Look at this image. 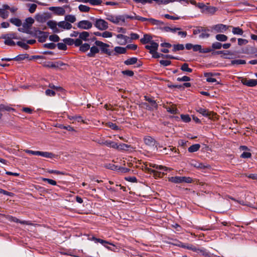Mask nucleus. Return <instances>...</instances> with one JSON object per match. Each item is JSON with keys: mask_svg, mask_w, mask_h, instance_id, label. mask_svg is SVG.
Listing matches in <instances>:
<instances>
[{"mask_svg": "<svg viewBox=\"0 0 257 257\" xmlns=\"http://www.w3.org/2000/svg\"><path fill=\"white\" fill-rule=\"evenodd\" d=\"M209 30L206 28L203 27H196L193 30V34L194 35L200 34L199 36L200 39H205L209 37L210 34L208 33Z\"/></svg>", "mask_w": 257, "mask_h": 257, "instance_id": "f257e3e1", "label": "nucleus"}, {"mask_svg": "<svg viewBox=\"0 0 257 257\" xmlns=\"http://www.w3.org/2000/svg\"><path fill=\"white\" fill-rule=\"evenodd\" d=\"M145 144L151 147L153 150H157L158 147L160 146L159 143L152 137L150 136L145 137L144 139Z\"/></svg>", "mask_w": 257, "mask_h": 257, "instance_id": "f03ea898", "label": "nucleus"}, {"mask_svg": "<svg viewBox=\"0 0 257 257\" xmlns=\"http://www.w3.org/2000/svg\"><path fill=\"white\" fill-rule=\"evenodd\" d=\"M94 26L100 31H104L108 29V24L106 21L101 19H95Z\"/></svg>", "mask_w": 257, "mask_h": 257, "instance_id": "7ed1b4c3", "label": "nucleus"}, {"mask_svg": "<svg viewBox=\"0 0 257 257\" xmlns=\"http://www.w3.org/2000/svg\"><path fill=\"white\" fill-rule=\"evenodd\" d=\"M32 35L37 37L39 42L43 43L46 41L48 37V33L39 30H35Z\"/></svg>", "mask_w": 257, "mask_h": 257, "instance_id": "20e7f679", "label": "nucleus"}, {"mask_svg": "<svg viewBox=\"0 0 257 257\" xmlns=\"http://www.w3.org/2000/svg\"><path fill=\"white\" fill-rule=\"evenodd\" d=\"M95 44L96 46L99 47L102 53L106 54L108 55H111V52L108 48L109 45L100 41H95Z\"/></svg>", "mask_w": 257, "mask_h": 257, "instance_id": "39448f33", "label": "nucleus"}, {"mask_svg": "<svg viewBox=\"0 0 257 257\" xmlns=\"http://www.w3.org/2000/svg\"><path fill=\"white\" fill-rule=\"evenodd\" d=\"M77 27L84 30H88L92 28V23L88 20H82L77 24Z\"/></svg>", "mask_w": 257, "mask_h": 257, "instance_id": "423d86ee", "label": "nucleus"}, {"mask_svg": "<svg viewBox=\"0 0 257 257\" xmlns=\"http://www.w3.org/2000/svg\"><path fill=\"white\" fill-rule=\"evenodd\" d=\"M65 64L62 62L58 61L56 62H46L43 63V66L47 68H57L59 67L62 66L64 65Z\"/></svg>", "mask_w": 257, "mask_h": 257, "instance_id": "0eeeda50", "label": "nucleus"}, {"mask_svg": "<svg viewBox=\"0 0 257 257\" xmlns=\"http://www.w3.org/2000/svg\"><path fill=\"white\" fill-rule=\"evenodd\" d=\"M241 82L243 85L248 87H254L257 85L256 79L242 78Z\"/></svg>", "mask_w": 257, "mask_h": 257, "instance_id": "6e6552de", "label": "nucleus"}, {"mask_svg": "<svg viewBox=\"0 0 257 257\" xmlns=\"http://www.w3.org/2000/svg\"><path fill=\"white\" fill-rule=\"evenodd\" d=\"M47 26L51 28L54 33H59L60 30L57 27L58 23L55 21L50 20L47 23Z\"/></svg>", "mask_w": 257, "mask_h": 257, "instance_id": "1a4fd4ad", "label": "nucleus"}, {"mask_svg": "<svg viewBox=\"0 0 257 257\" xmlns=\"http://www.w3.org/2000/svg\"><path fill=\"white\" fill-rule=\"evenodd\" d=\"M49 10L54 12V13L59 16H63L65 14V11L63 7H51L49 8Z\"/></svg>", "mask_w": 257, "mask_h": 257, "instance_id": "9d476101", "label": "nucleus"}, {"mask_svg": "<svg viewBox=\"0 0 257 257\" xmlns=\"http://www.w3.org/2000/svg\"><path fill=\"white\" fill-rule=\"evenodd\" d=\"M228 26L222 24H219L213 26V29L214 31H215L216 32L218 33H223L226 31V30L228 29Z\"/></svg>", "mask_w": 257, "mask_h": 257, "instance_id": "9b49d317", "label": "nucleus"}, {"mask_svg": "<svg viewBox=\"0 0 257 257\" xmlns=\"http://www.w3.org/2000/svg\"><path fill=\"white\" fill-rule=\"evenodd\" d=\"M58 26L59 28L66 30H70L72 27V25L70 23L66 21L65 20L59 22L58 23Z\"/></svg>", "mask_w": 257, "mask_h": 257, "instance_id": "f8f14e48", "label": "nucleus"}, {"mask_svg": "<svg viewBox=\"0 0 257 257\" xmlns=\"http://www.w3.org/2000/svg\"><path fill=\"white\" fill-rule=\"evenodd\" d=\"M116 38L118 39V43L120 45H125L129 38L124 36L122 34H118L116 36Z\"/></svg>", "mask_w": 257, "mask_h": 257, "instance_id": "ddd939ff", "label": "nucleus"}, {"mask_svg": "<svg viewBox=\"0 0 257 257\" xmlns=\"http://www.w3.org/2000/svg\"><path fill=\"white\" fill-rule=\"evenodd\" d=\"M150 45H146L145 48L146 49L150 50V53L151 54V52H153L154 51H155V50H157L159 44L157 43H156L154 41L151 42Z\"/></svg>", "mask_w": 257, "mask_h": 257, "instance_id": "4468645a", "label": "nucleus"}, {"mask_svg": "<svg viewBox=\"0 0 257 257\" xmlns=\"http://www.w3.org/2000/svg\"><path fill=\"white\" fill-rule=\"evenodd\" d=\"M34 23V20L31 17H29L26 19L25 22L23 24L22 26L29 30Z\"/></svg>", "mask_w": 257, "mask_h": 257, "instance_id": "2eb2a0df", "label": "nucleus"}, {"mask_svg": "<svg viewBox=\"0 0 257 257\" xmlns=\"http://www.w3.org/2000/svg\"><path fill=\"white\" fill-rule=\"evenodd\" d=\"M215 54H223L224 56L223 57V58L224 59H232V57L230 56H232L233 55V53L230 52L229 51H218L215 52Z\"/></svg>", "mask_w": 257, "mask_h": 257, "instance_id": "dca6fc26", "label": "nucleus"}, {"mask_svg": "<svg viewBox=\"0 0 257 257\" xmlns=\"http://www.w3.org/2000/svg\"><path fill=\"white\" fill-rule=\"evenodd\" d=\"M90 52L87 54V56L89 57H94L96 54L99 53V49L96 46L90 47Z\"/></svg>", "mask_w": 257, "mask_h": 257, "instance_id": "f3484780", "label": "nucleus"}, {"mask_svg": "<svg viewBox=\"0 0 257 257\" xmlns=\"http://www.w3.org/2000/svg\"><path fill=\"white\" fill-rule=\"evenodd\" d=\"M192 165L194 167L202 169L210 168V166L209 165H205L204 164L197 162H194V163H192Z\"/></svg>", "mask_w": 257, "mask_h": 257, "instance_id": "a211bd4d", "label": "nucleus"}, {"mask_svg": "<svg viewBox=\"0 0 257 257\" xmlns=\"http://www.w3.org/2000/svg\"><path fill=\"white\" fill-rule=\"evenodd\" d=\"M152 37L149 34H145L143 38L141 39L140 41L143 44H146L152 42Z\"/></svg>", "mask_w": 257, "mask_h": 257, "instance_id": "6ab92c4d", "label": "nucleus"}, {"mask_svg": "<svg viewBox=\"0 0 257 257\" xmlns=\"http://www.w3.org/2000/svg\"><path fill=\"white\" fill-rule=\"evenodd\" d=\"M168 180L169 182L175 184L182 183V178L181 176H175L169 178Z\"/></svg>", "mask_w": 257, "mask_h": 257, "instance_id": "aec40b11", "label": "nucleus"}, {"mask_svg": "<svg viewBox=\"0 0 257 257\" xmlns=\"http://www.w3.org/2000/svg\"><path fill=\"white\" fill-rule=\"evenodd\" d=\"M204 77L206 78V81L208 82H215L217 81L215 78H212V77L214 74L212 73H205L204 74Z\"/></svg>", "mask_w": 257, "mask_h": 257, "instance_id": "412c9836", "label": "nucleus"}, {"mask_svg": "<svg viewBox=\"0 0 257 257\" xmlns=\"http://www.w3.org/2000/svg\"><path fill=\"white\" fill-rule=\"evenodd\" d=\"M89 36V33L86 31H83L80 33H79V38L82 41H88V37Z\"/></svg>", "mask_w": 257, "mask_h": 257, "instance_id": "4be33fe9", "label": "nucleus"}, {"mask_svg": "<svg viewBox=\"0 0 257 257\" xmlns=\"http://www.w3.org/2000/svg\"><path fill=\"white\" fill-rule=\"evenodd\" d=\"M197 111L204 116H210L211 112L205 108L200 107L197 110Z\"/></svg>", "mask_w": 257, "mask_h": 257, "instance_id": "5701e85b", "label": "nucleus"}, {"mask_svg": "<svg viewBox=\"0 0 257 257\" xmlns=\"http://www.w3.org/2000/svg\"><path fill=\"white\" fill-rule=\"evenodd\" d=\"M10 22L17 27H20L22 25L21 20L18 18H11Z\"/></svg>", "mask_w": 257, "mask_h": 257, "instance_id": "b1692460", "label": "nucleus"}, {"mask_svg": "<svg viewBox=\"0 0 257 257\" xmlns=\"http://www.w3.org/2000/svg\"><path fill=\"white\" fill-rule=\"evenodd\" d=\"M106 19L109 21L110 22L115 24H118V21L116 19V16H113L111 14L106 15Z\"/></svg>", "mask_w": 257, "mask_h": 257, "instance_id": "393cba45", "label": "nucleus"}, {"mask_svg": "<svg viewBox=\"0 0 257 257\" xmlns=\"http://www.w3.org/2000/svg\"><path fill=\"white\" fill-rule=\"evenodd\" d=\"M138 58L136 57H132L124 61V63L126 65H131L137 63Z\"/></svg>", "mask_w": 257, "mask_h": 257, "instance_id": "a878e982", "label": "nucleus"}, {"mask_svg": "<svg viewBox=\"0 0 257 257\" xmlns=\"http://www.w3.org/2000/svg\"><path fill=\"white\" fill-rule=\"evenodd\" d=\"M200 145L198 144H196L191 146L188 149V152L190 153H193L197 152L199 150Z\"/></svg>", "mask_w": 257, "mask_h": 257, "instance_id": "bb28decb", "label": "nucleus"}, {"mask_svg": "<svg viewBox=\"0 0 257 257\" xmlns=\"http://www.w3.org/2000/svg\"><path fill=\"white\" fill-rule=\"evenodd\" d=\"M148 21L150 22L153 25L162 26L165 24L163 22L153 18H148Z\"/></svg>", "mask_w": 257, "mask_h": 257, "instance_id": "cd10ccee", "label": "nucleus"}, {"mask_svg": "<svg viewBox=\"0 0 257 257\" xmlns=\"http://www.w3.org/2000/svg\"><path fill=\"white\" fill-rule=\"evenodd\" d=\"M145 100L147 101H148L150 104H151V106L155 108H157L158 107V104L156 101L154 100L153 99L150 98L147 96H145Z\"/></svg>", "mask_w": 257, "mask_h": 257, "instance_id": "c85d7f7f", "label": "nucleus"}, {"mask_svg": "<svg viewBox=\"0 0 257 257\" xmlns=\"http://www.w3.org/2000/svg\"><path fill=\"white\" fill-rule=\"evenodd\" d=\"M65 20L68 23H73L76 21V19L74 15H68L65 17Z\"/></svg>", "mask_w": 257, "mask_h": 257, "instance_id": "c756f323", "label": "nucleus"}, {"mask_svg": "<svg viewBox=\"0 0 257 257\" xmlns=\"http://www.w3.org/2000/svg\"><path fill=\"white\" fill-rule=\"evenodd\" d=\"M105 143L106 146L110 148L115 149L116 147H117V144L113 141L106 140Z\"/></svg>", "mask_w": 257, "mask_h": 257, "instance_id": "7c9ffc66", "label": "nucleus"}, {"mask_svg": "<svg viewBox=\"0 0 257 257\" xmlns=\"http://www.w3.org/2000/svg\"><path fill=\"white\" fill-rule=\"evenodd\" d=\"M232 32L234 35H242L243 33V30L239 27H232Z\"/></svg>", "mask_w": 257, "mask_h": 257, "instance_id": "2f4dec72", "label": "nucleus"}, {"mask_svg": "<svg viewBox=\"0 0 257 257\" xmlns=\"http://www.w3.org/2000/svg\"><path fill=\"white\" fill-rule=\"evenodd\" d=\"M215 38L217 41L221 42H225L227 40V37L223 34H217L215 36Z\"/></svg>", "mask_w": 257, "mask_h": 257, "instance_id": "473e14b6", "label": "nucleus"}, {"mask_svg": "<svg viewBox=\"0 0 257 257\" xmlns=\"http://www.w3.org/2000/svg\"><path fill=\"white\" fill-rule=\"evenodd\" d=\"M197 253H200L201 254L205 256H209V253L207 251V250L204 248H197V251H196Z\"/></svg>", "mask_w": 257, "mask_h": 257, "instance_id": "72a5a7b5", "label": "nucleus"}, {"mask_svg": "<svg viewBox=\"0 0 257 257\" xmlns=\"http://www.w3.org/2000/svg\"><path fill=\"white\" fill-rule=\"evenodd\" d=\"M90 49V45L87 43L82 44L79 50L82 52H86Z\"/></svg>", "mask_w": 257, "mask_h": 257, "instance_id": "f704fd0d", "label": "nucleus"}, {"mask_svg": "<svg viewBox=\"0 0 257 257\" xmlns=\"http://www.w3.org/2000/svg\"><path fill=\"white\" fill-rule=\"evenodd\" d=\"M26 6L29 7V11L30 13H33L35 12L36 8L37 7V5L35 4H26Z\"/></svg>", "mask_w": 257, "mask_h": 257, "instance_id": "c9c22d12", "label": "nucleus"}, {"mask_svg": "<svg viewBox=\"0 0 257 257\" xmlns=\"http://www.w3.org/2000/svg\"><path fill=\"white\" fill-rule=\"evenodd\" d=\"M114 51L117 54H125L126 52V48L115 47L114 48Z\"/></svg>", "mask_w": 257, "mask_h": 257, "instance_id": "e433bc0d", "label": "nucleus"}, {"mask_svg": "<svg viewBox=\"0 0 257 257\" xmlns=\"http://www.w3.org/2000/svg\"><path fill=\"white\" fill-rule=\"evenodd\" d=\"M181 70L183 71H186L189 73H191L193 70L191 68L188 67V64L184 63L181 67Z\"/></svg>", "mask_w": 257, "mask_h": 257, "instance_id": "4c0bfd02", "label": "nucleus"}, {"mask_svg": "<svg viewBox=\"0 0 257 257\" xmlns=\"http://www.w3.org/2000/svg\"><path fill=\"white\" fill-rule=\"evenodd\" d=\"M10 220L15 222L20 223L22 224H28L27 221H25V220H23V221L20 220L19 219L17 218L16 217H13V216L10 217Z\"/></svg>", "mask_w": 257, "mask_h": 257, "instance_id": "58836bf2", "label": "nucleus"}, {"mask_svg": "<svg viewBox=\"0 0 257 257\" xmlns=\"http://www.w3.org/2000/svg\"><path fill=\"white\" fill-rule=\"evenodd\" d=\"M173 51L176 52L177 51L183 50L184 49V46L183 44H177L173 46Z\"/></svg>", "mask_w": 257, "mask_h": 257, "instance_id": "ea45409f", "label": "nucleus"}, {"mask_svg": "<svg viewBox=\"0 0 257 257\" xmlns=\"http://www.w3.org/2000/svg\"><path fill=\"white\" fill-rule=\"evenodd\" d=\"M79 10L81 12H88L90 8L85 5H80L78 7Z\"/></svg>", "mask_w": 257, "mask_h": 257, "instance_id": "a19ab883", "label": "nucleus"}, {"mask_svg": "<svg viewBox=\"0 0 257 257\" xmlns=\"http://www.w3.org/2000/svg\"><path fill=\"white\" fill-rule=\"evenodd\" d=\"M28 57V54H20L14 58V60L21 61Z\"/></svg>", "mask_w": 257, "mask_h": 257, "instance_id": "79ce46f5", "label": "nucleus"}, {"mask_svg": "<svg viewBox=\"0 0 257 257\" xmlns=\"http://www.w3.org/2000/svg\"><path fill=\"white\" fill-rule=\"evenodd\" d=\"M130 147V146L127 144H120L119 145H117V147H116L115 149L120 150H127Z\"/></svg>", "mask_w": 257, "mask_h": 257, "instance_id": "37998d69", "label": "nucleus"}, {"mask_svg": "<svg viewBox=\"0 0 257 257\" xmlns=\"http://www.w3.org/2000/svg\"><path fill=\"white\" fill-rule=\"evenodd\" d=\"M151 54L152 55V57L154 58H159L160 57H162L165 58V55L159 53L157 52V50H155V51L151 52Z\"/></svg>", "mask_w": 257, "mask_h": 257, "instance_id": "c03bdc74", "label": "nucleus"}, {"mask_svg": "<svg viewBox=\"0 0 257 257\" xmlns=\"http://www.w3.org/2000/svg\"><path fill=\"white\" fill-rule=\"evenodd\" d=\"M41 156L47 158H52L54 157V155L52 153L48 152H41Z\"/></svg>", "mask_w": 257, "mask_h": 257, "instance_id": "a18cd8bd", "label": "nucleus"}, {"mask_svg": "<svg viewBox=\"0 0 257 257\" xmlns=\"http://www.w3.org/2000/svg\"><path fill=\"white\" fill-rule=\"evenodd\" d=\"M245 60L241 59L233 60L231 61V65L245 64Z\"/></svg>", "mask_w": 257, "mask_h": 257, "instance_id": "49530a36", "label": "nucleus"}, {"mask_svg": "<svg viewBox=\"0 0 257 257\" xmlns=\"http://www.w3.org/2000/svg\"><path fill=\"white\" fill-rule=\"evenodd\" d=\"M2 38H8V39H17L16 36V34L14 33H10V34H7L4 35L2 36Z\"/></svg>", "mask_w": 257, "mask_h": 257, "instance_id": "de8ad7c7", "label": "nucleus"}, {"mask_svg": "<svg viewBox=\"0 0 257 257\" xmlns=\"http://www.w3.org/2000/svg\"><path fill=\"white\" fill-rule=\"evenodd\" d=\"M89 3L92 6H98L101 4L102 1L101 0H88Z\"/></svg>", "mask_w": 257, "mask_h": 257, "instance_id": "09e8293b", "label": "nucleus"}, {"mask_svg": "<svg viewBox=\"0 0 257 257\" xmlns=\"http://www.w3.org/2000/svg\"><path fill=\"white\" fill-rule=\"evenodd\" d=\"M107 126L113 130H119V127L115 124L111 122L107 123Z\"/></svg>", "mask_w": 257, "mask_h": 257, "instance_id": "8fccbe9b", "label": "nucleus"}, {"mask_svg": "<svg viewBox=\"0 0 257 257\" xmlns=\"http://www.w3.org/2000/svg\"><path fill=\"white\" fill-rule=\"evenodd\" d=\"M92 240H94L95 242H99V243H101L104 246H106L104 244V243H106V244L109 243V242L107 241H105L104 240H102V239H100V238H97L94 237H92Z\"/></svg>", "mask_w": 257, "mask_h": 257, "instance_id": "3c124183", "label": "nucleus"}, {"mask_svg": "<svg viewBox=\"0 0 257 257\" xmlns=\"http://www.w3.org/2000/svg\"><path fill=\"white\" fill-rule=\"evenodd\" d=\"M242 176H245L249 179H251L252 180H257V174H242Z\"/></svg>", "mask_w": 257, "mask_h": 257, "instance_id": "603ef678", "label": "nucleus"}, {"mask_svg": "<svg viewBox=\"0 0 257 257\" xmlns=\"http://www.w3.org/2000/svg\"><path fill=\"white\" fill-rule=\"evenodd\" d=\"M5 39V44L8 46H15V42L13 41L12 39L8 38H4Z\"/></svg>", "mask_w": 257, "mask_h": 257, "instance_id": "864d4df0", "label": "nucleus"}, {"mask_svg": "<svg viewBox=\"0 0 257 257\" xmlns=\"http://www.w3.org/2000/svg\"><path fill=\"white\" fill-rule=\"evenodd\" d=\"M181 118L182 119V120L185 122H188L191 120V118L188 114H181Z\"/></svg>", "mask_w": 257, "mask_h": 257, "instance_id": "5fc2aeb1", "label": "nucleus"}, {"mask_svg": "<svg viewBox=\"0 0 257 257\" xmlns=\"http://www.w3.org/2000/svg\"><path fill=\"white\" fill-rule=\"evenodd\" d=\"M49 40L54 42H57L59 41L60 38L57 35H52L49 36Z\"/></svg>", "mask_w": 257, "mask_h": 257, "instance_id": "6e6d98bb", "label": "nucleus"}, {"mask_svg": "<svg viewBox=\"0 0 257 257\" xmlns=\"http://www.w3.org/2000/svg\"><path fill=\"white\" fill-rule=\"evenodd\" d=\"M63 42L68 45L71 46L74 44V39L71 38H65L63 40Z\"/></svg>", "mask_w": 257, "mask_h": 257, "instance_id": "4d7b16f0", "label": "nucleus"}, {"mask_svg": "<svg viewBox=\"0 0 257 257\" xmlns=\"http://www.w3.org/2000/svg\"><path fill=\"white\" fill-rule=\"evenodd\" d=\"M126 19V17L125 15L116 16V19H117V21H118V24L120 22L124 23Z\"/></svg>", "mask_w": 257, "mask_h": 257, "instance_id": "13d9d810", "label": "nucleus"}, {"mask_svg": "<svg viewBox=\"0 0 257 257\" xmlns=\"http://www.w3.org/2000/svg\"><path fill=\"white\" fill-rule=\"evenodd\" d=\"M18 31L21 32L25 33L28 34H33V32L31 31L30 30H28L25 27H23V26H22V28H19L18 29Z\"/></svg>", "mask_w": 257, "mask_h": 257, "instance_id": "bf43d9fd", "label": "nucleus"}, {"mask_svg": "<svg viewBox=\"0 0 257 257\" xmlns=\"http://www.w3.org/2000/svg\"><path fill=\"white\" fill-rule=\"evenodd\" d=\"M222 47V44L220 42H216L212 44L213 49H220Z\"/></svg>", "mask_w": 257, "mask_h": 257, "instance_id": "052dcab7", "label": "nucleus"}, {"mask_svg": "<svg viewBox=\"0 0 257 257\" xmlns=\"http://www.w3.org/2000/svg\"><path fill=\"white\" fill-rule=\"evenodd\" d=\"M17 44L21 47L25 49V50H28L29 48V46L28 45L27 43H25L21 41L17 42Z\"/></svg>", "mask_w": 257, "mask_h": 257, "instance_id": "680f3d73", "label": "nucleus"}, {"mask_svg": "<svg viewBox=\"0 0 257 257\" xmlns=\"http://www.w3.org/2000/svg\"><path fill=\"white\" fill-rule=\"evenodd\" d=\"M42 180L44 182H47L49 184H51L52 185H56V182L53 180L45 178H42Z\"/></svg>", "mask_w": 257, "mask_h": 257, "instance_id": "e2e57ef3", "label": "nucleus"}, {"mask_svg": "<svg viewBox=\"0 0 257 257\" xmlns=\"http://www.w3.org/2000/svg\"><path fill=\"white\" fill-rule=\"evenodd\" d=\"M58 48L61 50H66L67 49L66 44L64 43H58L57 44Z\"/></svg>", "mask_w": 257, "mask_h": 257, "instance_id": "0e129e2a", "label": "nucleus"}, {"mask_svg": "<svg viewBox=\"0 0 257 257\" xmlns=\"http://www.w3.org/2000/svg\"><path fill=\"white\" fill-rule=\"evenodd\" d=\"M191 79L189 77L187 76H184L182 77H178L177 80L178 81H185L187 82L190 81Z\"/></svg>", "mask_w": 257, "mask_h": 257, "instance_id": "69168bd1", "label": "nucleus"}, {"mask_svg": "<svg viewBox=\"0 0 257 257\" xmlns=\"http://www.w3.org/2000/svg\"><path fill=\"white\" fill-rule=\"evenodd\" d=\"M193 50L194 51V52H199L200 53H201V50H202V46L201 45H198V44H196V45H193Z\"/></svg>", "mask_w": 257, "mask_h": 257, "instance_id": "338daca9", "label": "nucleus"}, {"mask_svg": "<svg viewBox=\"0 0 257 257\" xmlns=\"http://www.w3.org/2000/svg\"><path fill=\"white\" fill-rule=\"evenodd\" d=\"M44 47L50 49H53L56 47V45L53 43H46L44 44Z\"/></svg>", "mask_w": 257, "mask_h": 257, "instance_id": "774afa93", "label": "nucleus"}]
</instances>
